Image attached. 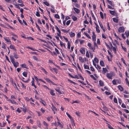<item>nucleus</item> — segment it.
Instances as JSON below:
<instances>
[{"instance_id": "nucleus-44", "label": "nucleus", "mask_w": 129, "mask_h": 129, "mask_svg": "<svg viewBox=\"0 0 129 129\" xmlns=\"http://www.w3.org/2000/svg\"><path fill=\"white\" fill-rule=\"evenodd\" d=\"M4 39L5 40V41L7 42H9L10 44L11 43V41L9 40H8L7 39L5 38L4 37Z\"/></svg>"}, {"instance_id": "nucleus-32", "label": "nucleus", "mask_w": 129, "mask_h": 129, "mask_svg": "<svg viewBox=\"0 0 129 129\" xmlns=\"http://www.w3.org/2000/svg\"><path fill=\"white\" fill-rule=\"evenodd\" d=\"M94 60L95 61V63H98L99 60L96 58H95L94 59Z\"/></svg>"}, {"instance_id": "nucleus-25", "label": "nucleus", "mask_w": 129, "mask_h": 129, "mask_svg": "<svg viewBox=\"0 0 129 129\" xmlns=\"http://www.w3.org/2000/svg\"><path fill=\"white\" fill-rule=\"evenodd\" d=\"M100 14L101 18L102 19H103L104 18V16L103 13L101 12H100Z\"/></svg>"}, {"instance_id": "nucleus-50", "label": "nucleus", "mask_w": 129, "mask_h": 129, "mask_svg": "<svg viewBox=\"0 0 129 129\" xmlns=\"http://www.w3.org/2000/svg\"><path fill=\"white\" fill-rule=\"evenodd\" d=\"M71 22V21L70 20H69L67 21L66 22V24L67 25H69Z\"/></svg>"}, {"instance_id": "nucleus-53", "label": "nucleus", "mask_w": 129, "mask_h": 129, "mask_svg": "<svg viewBox=\"0 0 129 129\" xmlns=\"http://www.w3.org/2000/svg\"><path fill=\"white\" fill-rule=\"evenodd\" d=\"M121 107L123 108H126V107L124 104L123 103L121 105Z\"/></svg>"}, {"instance_id": "nucleus-17", "label": "nucleus", "mask_w": 129, "mask_h": 129, "mask_svg": "<svg viewBox=\"0 0 129 129\" xmlns=\"http://www.w3.org/2000/svg\"><path fill=\"white\" fill-rule=\"evenodd\" d=\"M72 18L74 21H76L77 19V17L74 16H72Z\"/></svg>"}, {"instance_id": "nucleus-64", "label": "nucleus", "mask_w": 129, "mask_h": 129, "mask_svg": "<svg viewBox=\"0 0 129 129\" xmlns=\"http://www.w3.org/2000/svg\"><path fill=\"white\" fill-rule=\"evenodd\" d=\"M97 44L99 45H100V42L99 39H98L97 40Z\"/></svg>"}, {"instance_id": "nucleus-58", "label": "nucleus", "mask_w": 129, "mask_h": 129, "mask_svg": "<svg viewBox=\"0 0 129 129\" xmlns=\"http://www.w3.org/2000/svg\"><path fill=\"white\" fill-rule=\"evenodd\" d=\"M108 7L109 9H114V8L111 7L109 5H108Z\"/></svg>"}, {"instance_id": "nucleus-60", "label": "nucleus", "mask_w": 129, "mask_h": 129, "mask_svg": "<svg viewBox=\"0 0 129 129\" xmlns=\"http://www.w3.org/2000/svg\"><path fill=\"white\" fill-rule=\"evenodd\" d=\"M40 102L42 103L43 104L44 106H45V105L44 104V102L45 103L44 101L43 100H41V101H40Z\"/></svg>"}, {"instance_id": "nucleus-27", "label": "nucleus", "mask_w": 129, "mask_h": 129, "mask_svg": "<svg viewBox=\"0 0 129 129\" xmlns=\"http://www.w3.org/2000/svg\"><path fill=\"white\" fill-rule=\"evenodd\" d=\"M6 125V123L5 122H4L3 123V124H2V123L0 122V126L2 127H3L4 126Z\"/></svg>"}, {"instance_id": "nucleus-48", "label": "nucleus", "mask_w": 129, "mask_h": 129, "mask_svg": "<svg viewBox=\"0 0 129 129\" xmlns=\"http://www.w3.org/2000/svg\"><path fill=\"white\" fill-rule=\"evenodd\" d=\"M33 58L34 59V60H36V61H38V59L35 56H33Z\"/></svg>"}, {"instance_id": "nucleus-33", "label": "nucleus", "mask_w": 129, "mask_h": 129, "mask_svg": "<svg viewBox=\"0 0 129 129\" xmlns=\"http://www.w3.org/2000/svg\"><path fill=\"white\" fill-rule=\"evenodd\" d=\"M116 81L115 80H114L112 81L113 84L114 85L116 84Z\"/></svg>"}, {"instance_id": "nucleus-20", "label": "nucleus", "mask_w": 129, "mask_h": 129, "mask_svg": "<svg viewBox=\"0 0 129 129\" xmlns=\"http://www.w3.org/2000/svg\"><path fill=\"white\" fill-rule=\"evenodd\" d=\"M22 74L25 77H27V73L26 72H24Z\"/></svg>"}, {"instance_id": "nucleus-16", "label": "nucleus", "mask_w": 129, "mask_h": 129, "mask_svg": "<svg viewBox=\"0 0 129 129\" xmlns=\"http://www.w3.org/2000/svg\"><path fill=\"white\" fill-rule=\"evenodd\" d=\"M84 68L85 69H87L88 70L89 69V67L87 65H86L85 64H84Z\"/></svg>"}, {"instance_id": "nucleus-12", "label": "nucleus", "mask_w": 129, "mask_h": 129, "mask_svg": "<svg viewBox=\"0 0 129 129\" xmlns=\"http://www.w3.org/2000/svg\"><path fill=\"white\" fill-rule=\"evenodd\" d=\"M113 20L114 22L116 23H118V20L117 18H113Z\"/></svg>"}, {"instance_id": "nucleus-18", "label": "nucleus", "mask_w": 129, "mask_h": 129, "mask_svg": "<svg viewBox=\"0 0 129 129\" xmlns=\"http://www.w3.org/2000/svg\"><path fill=\"white\" fill-rule=\"evenodd\" d=\"M91 15L92 17L93 18L94 20H96V18H95L93 14L92 11H91Z\"/></svg>"}, {"instance_id": "nucleus-52", "label": "nucleus", "mask_w": 129, "mask_h": 129, "mask_svg": "<svg viewBox=\"0 0 129 129\" xmlns=\"http://www.w3.org/2000/svg\"><path fill=\"white\" fill-rule=\"evenodd\" d=\"M92 39L93 41H95L96 40V36H92Z\"/></svg>"}, {"instance_id": "nucleus-6", "label": "nucleus", "mask_w": 129, "mask_h": 129, "mask_svg": "<svg viewBox=\"0 0 129 129\" xmlns=\"http://www.w3.org/2000/svg\"><path fill=\"white\" fill-rule=\"evenodd\" d=\"M55 90L60 94H61L62 93L61 92L59 87H57L55 89Z\"/></svg>"}, {"instance_id": "nucleus-15", "label": "nucleus", "mask_w": 129, "mask_h": 129, "mask_svg": "<svg viewBox=\"0 0 129 129\" xmlns=\"http://www.w3.org/2000/svg\"><path fill=\"white\" fill-rule=\"evenodd\" d=\"M99 84L101 86H104V84L103 82L101 80H100L99 81Z\"/></svg>"}, {"instance_id": "nucleus-1", "label": "nucleus", "mask_w": 129, "mask_h": 129, "mask_svg": "<svg viewBox=\"0 0 129 129\" xmlns=\"http://www.w3.org/2000/svg\"><path fill=\"white\" fill-rule=\"evenodd\" d=\"M11 62L13 64L15 68H16L18 66L19 63L17 62H15L14 60H13L11 61Z\"/></svg>"}, {"instance_id": "nucleus-49", "label": "nucleus", "mask_w": 129, "mask_h": 129, "mask_svg": "<svg viewBox=\"0 0 129 129\" xmlns=\"http://www.w3.org/2000/svg\"><path fill=\"white\" fill-rule=\"evenodd\" d=\"M33 79V80L31 81V85L32 86H33V85H35L34 83V79L33 78H32Z\"/></svg>"}, {"instance_id": "nucleus-47", "label": "nucleus", "mask_w": 129, "mask_h": 129, "mask_svg": "<svg viewBox=\"0 0 129 129\" xmlns=\"http://www.w3.org/2000/svg\"><path fill=\"white\" fill-rule=\"evenodd\" d=\"M75 6L77 8H79L80 7V6L77 3H75L74 4Z\"/></svg>"}, {"instance_id": "nucleus-59", "label": "nucleus", "mask_w": 129, "mask_h": 129, "mask_svg": "<svg viewBox=\"0 0 129 129\" xmlns=\"http://www.w3.org/2000/svg\"><path fill=\"white\" fill-rule=\"evenodd\" d=\"M90 76L91 78H93L94 80H96V79L95 77H94V76H93V75H90Z\"/></svg>"}, {"instance_id": "nucleus-8", "label": "nucleus", "mask_w": 129, "mask_h": 129, "mask_svg": "<svg viewBox=\"0 0 129 129\" xmlns=\"http://www.w3.org/2000/svg\"><path fill=\"white\" fill-rule=\"evenodd\" d=\"M107 2L108 3L112 6H114V5L113 2H112L111 1H107Z\"/></svg>"}, {"instance_id": "nucleus-36", "label": "nucleus", "mask_w": 129, "mask_h": 129, "mask_svg": "<svg viewBox=\"0 0 129 129\" xmlns=\"http://www.w3.org/2000/svg\"><path fill=\"white\" fill-rule=\"evenodd\" d=\"M10 47L11 49H14V48H15L14 46L11 45H10Z\"/></svg>"}, {"instance_id": "nucleus-56", "label": "nucleus", "mask_w": 129, "mask_h": 129, "mask_svg": "<svg viewBox=\"0 0 129 129\" xmlns=\"http://www.w3.org/2000/svg\"><path fill=\"white\" fill-rule=\"evenodd\" d=\"M77 37L78 38H80L81 37L80 32L78 33L77 35Z\"/></svg>"}, {"instance_id": "nucleus-45", "label": "nucleus", "mask_w": 129, "mask_h": 129, "mask_svg": "<svg viewBox=\"0 0 129 129\" xmlns=\"http://www.w3.org/2000/svg\"><path fill=\"white\" fill-rule=\"evenodd\" d=\"M44 4H45L47 6H48L49 5V3L45 1L44 2Z\"/></svg>"}, {"instance_id": "nucleus-34", "label": "nucleus", "mask_w": 129, "mask_h": 129, "mask_svg": "<svg viewBox=\"0 0 129 129\" xmlns=\"http://www.w3.org/2000/svg\"><path fill=\"white\" fill-rule=\"evenodd\" d=\"M121 60H122V61L123 63L124 64H125L126 65V66H127V65L126 64V63L125 61L124 60V59H123V58H121Z\"/></svg>"}, {"instance_id": "nucleus-61", "label": "nucleus", "mask_w": 129, "mask_h": 129, "mask_svg": "<svg viewBox=\"0 0 129 129\" xmlns=\"http://www.w3.org/2000/svg\"><path fill=\"white\" fill-rule=\"evenodd\" d=\"M121 47H122V49L123 50H124L125 51H126V48L125 47H123V46H122V44H121Z\"/></svg>"}, {"instance_id": "nucleus-29", "label": "nucleus", "mask_w": 129, "mask_h": 129, "mask_svg": "<svg viewBox=\"0 0 129 129\" xmlns=\"http://www.w3.org/2000/svg\"><path fill=\"white\" fill-rule=\"evenodd\" d=\"M36 27L40 31H41V30L40 29L39 26L36 23Z\"/></svg>"}, {"instance_id": "nucleus-2", "label": "nucleus", "mask_w": 129, "mask_h": 129, "mask_svg": "<svg viewBox=\"0 0 129 129\" xmlns=\"http://www.w3.org/2000/svg\"><path fill=\"white\" fill-rule=\"evenodd\" d=\"M124 31V28L123 27H120L118 29V31L119 33L123 32Z\"/></svg>"}, {"instance_id": "nucleus-35", "label": "nucleus", "mask_w": 129, "mask_h": 129, "mask_svg": "<svg viewBox=\"0 0 129 129\" xmlns=\"http://www.w3.org/2000/svg\"><path fill=\"white\" fill-rule=\"evenodd\" d=\"M113 48V50L115 53H116V48L114 47H112Z\"/></svg>"}, {"instance_id": "nucleus-51", "label": "nucleus", "mask_w": 129, "mask_h": 129, "mask_svg": "<svg viewBox=\"0 0 129 129\" xmlns=\"http://www.w3.org/2000/svg\"><path fill=\"white\" fill-rule=\"evenodd\" d=\"M36 15L38 17H40V15L39 14V12H36Z\"/></svg>"}, {"instance_id": "nucleus-63", "label": "nucleus", "mask_w": 129, "mask_h": 129, "mask_svg": "<svg viewBox=\"0 0 129 129\" xmlns=\"http://www.w3.org/2000/svg\"><path fill=\"white\" fill-rule=\"evenodd\" d=\"M118 100L119 103H120V104H121L122 102V101L121 100V99L119 98H118Z\"/></svg>"}, {"instance_id": "nucleus-42", "label": "nucleus", "mask_w": 129, "mask_h": 129, "mask_svg": "<svg viewBox=\"0 0 129 129\" xmlns=\"http://www.w3.org/2000/svg\"><path fill=\"white\" fill-rule=\"evenodd\" d=\"M103 70L104 73H105L107 71V70L106 68H103Z\"/></svg>"}, {"instance_id": "nucleus-46", "label": "nucleus", "mask_w": 129, "mask_h": 129, "mask_svg": "<svg viewBox=\"0 0 129 129\" xmlns=\"http://www.w3.org/2000/svg\"><path fill=\"white\" fill-rule=\"evenodd\" d=\"M86 56L88 58L89 57V55L88 51L86 52Z\"/></svg>"}, {"instance_id": "nucleus-7", "label": "nucleus", "mask_w": 129, "mask_h": 129, "mask_svg": "<svg viewBox=\"0 0 129 129\" xmlns=\"http://www.w3.org/2000/svg\"><path fill=\"white\" fill-rule=\"evenodd\" d=\"M73 9L76 13L78 14L80 12V10L79 9L75 7Z\"/></svg>"}, {"instance_id": "nucleus-23", "label": "nucleus", "mask_w": 129, "mask_h": 129, "mask_svg": "<svg viewBox=\"0 0 129 129\" xmlns=\"http://www.w3.org/2000/svg\"><path fill=\"white\" fill-rule=\"evenodd\" d=\"M84 33L85 34V35H86V36L87 38H88L89 39H90L91 38H90V36H89V35L87 33H86L85 32H84Z\"/></svg>"}, {"instance_id": "nucleus-26", "label": "nucleus", "mask_w": 129, "mask_h": 129, "mask_svg": "<svg viewBox=\"0 0 129 129\" xmlns=\"http://www.w3.org/2000/svg\"><path fill=\"white\" fill-rule=\"evenodd\" d=\"M99 26H97V27H96V30L97 32L98 33H99L100 32V30L99 29Z\"/></svg>"}, {"instance_id": "nucleus-9", "label": "nucleus", "mask_w": 129, "mask_h": 129, "mask_svg": "<svg viewBox=\"0 0 129 129\" xmlns=\"http://www.w3.org/2000/svg\"><path fill=\"white\" fill-rule=\"evenodd\" d=\"M70 36L71 37H73L75 36V34L74 33L71 32L69 33Z\"/></svg>"}, {"instance_id": "nucleus-24", "label": "nucleus", "mask_w": 129, "mask_h": 129, "mask_svg": "<svg viewBox=\"0 0 129 129\" xmlns=\"http://www.w3.org/2000/svg\"><path fill=\"white\" fill-rule=\"evenodd\" d=\"M37 124H38V126L40 127H41V124L40 122V121H38L37 122Z\"/></svg>"}, {"instance_id": "nucleus-13", "label": "nucleus", "mask_w": 129, "mask_h": 129, "mask_svg": "<svg viewBox=\"0 0 129 129\" xmlns=\"http://www.w3.org/2000/svg\"><path fill=\"white\" fill-rule=\"evenodd\" d=\"M110 13L112 15H114L115 14V12L114 11L109 10Z\"/></svg>"}, {"instance_id": "nucleus-38", "label": "nucleus", "mask_w": 129, "mask_h": 129, "mask_svg": "<svg viewBox=\"0 0 129 129\" xmlns=\"http://www.w3.org/2000/svg\"><path fill=\"white\" fill-rule=\"evenodd\" d=\"M60 45L62 47L63 45L65 47L64 43H63V42L61 41H60Z\"/></svg>"}, {"instance_id": "nucleus-30", "label": "nucleus", "mask_w": 129, "mask_h": 129, "mask_svg": "<svg viewBox=\"0 0 129 129\" xmlns=\"http://www.w3.org/2000/svg\"><path fill=\"white\" fill-rule=\"evenodd\" d=\"M125 35L127 37H128L129 36V31H126L125 32Z\"/></svg>"}, {"instance_id": "nucleus-4", "label": "nucleus", "mask_w": 129, "mask_h": 129, "mask_svg": "<svg viewBox=\"0 0 129 129\" xmlns=\"http://www.w3.org/2000/svg\"><path fill=\"white\" fill-rule=\"evenodd\" d=\"M107 76L109 79H112V76L111 73H107Z\"/></svg>"}, {"instance_id": "nucleus-11", "label": "nucleus", "mask_w": 129, "mask_h": 129, "mask_svg": "<svg viewBox=\"0 0 129 129\" xmlns=\"http://www.w3.org/2000/svg\"><path fill=\"white\" fill-rule=\"evenodd\" d=\"M54 91L53 90H51L50 92V94L52 95H55V93H54Z\"/></svg>"}, {"instance_id": "nucleus-28", "label": "nucleus", "mask_w": 129, "mask_h": 129, "mask_svg": "<svg viewBox=\"0 0 129 129\" xmlns=\"http://www.w3.org/2000/svg\"><path fill=\"white\" fill-rule=\"evenodd\" d=\"M71 46V44L68 41V49H70Z\"/></svg>"}, {"instance_id": "nucleus-55", "label": "nucleus", "mask_w": 129, "mask_h": 129, "mask_svg": "<svg viewBox=\"0 0 129 129\" xmlns=\"http://www.w3.org/2000/svg\"><path fill=\"white\" fill-rule=\"evenodd\" d=\"M27 39H29V40H34V39L31 37H28L27 38Z\"/></svg>"}, {"instance_id": "nucleus-10", "label": "nucleus", "mask_w": 129, "mask_h": 129, "mask_svg": "<svg viewBox=\"0 0 129 129\" xmlns=\"http://www.w3.org/2000/svg\"><path fill=\"white\" fill-rule=\"evenodd\" d=\"M118 88L121 91H122L123 90V88L120 85L118 86Z\"/></svg>"}, {"instance_id": "nucleus-43", "label": "nucleus", "mask_w": 129, "mask_h": 129, "mask_svg": "<svg viewBox=\"0 0 129 129\" xmlns=\"http://www.w3.org/2000/svg\"><path fill=\"white\" fill-rule=\"evenodd\" d=\"M17 19L18 20L19 22V23H21V24H22V21H21V20H20L19 19V17H17Z\"/></svg>"}, {"instance_id": "nucleus-21", "label": "nucleus", "mask_w": 129, "mask_h": 129, "mask_svg": "<svg viewBox=\"0 0 129 129\" xmlns=\"http://www.w3.org/2000/svg\"><path fill=\"white\" fill-rule=\"evenodd\" d=\"M100 65L102 66L103 67L104 66V63L103 61H101L100 62Z\"/></svg>"}, {"instance_id": "nucleus-40", "label": "nucleus", "mask_w": 129, "mask_h": 129, "mask_svg": "<svg viewBox=\"0 0 129 129\" xmlns=\"http://www.w3.org/2000/svg\"><path fill=\"white\" fill-rule=\"evenodd\" d=\"M58 31V33H57V35L59 36L60 37H61V36H60L61 31L60 30Z\"/></svg>"}, {"instance_id": "nucleus-19", "label": "nucleus", "mask_w": 129, "mask_h": 129, "mask_svg": "<svg viewBox=\"0 0 129 129\" xmlns=\"http://www.w3.org/2000/svg\"><path fill=\"white\" fill-rule=\"evenodd\" d=\"M21 66L23 68L27 69L26 67V65L25 64H23L21 65Z\"/></svg>"}, {"instance_id": "nucleus-41", "label": "nucleus", "mask_w": 129, "mask_h": 129, "mask_svg": "<svg viewBox=\"0 0 129 129\" xmlns=\"http://www.w3.org/2000/svg\"><path fill=\"white\" fill-rule=\"evenodd\" d=\"M125 81H126V83L129 86V82L127 78H126L125 79Z\"/></svg>"}, {"instance_id": "nucleus-62", "label": "nucleus", "mask_w": 129, "mask_h": 129, "mask_svg": "<svg viewBox=\"0 0 129 129\" xmlns=\"http://www.w3.org/2000/svg\"><path fill=\"white\" fill-rule=\"evenodd\" d=\"M90 48L91 50H92L93 52H94V50L95 49V47H91Z\"/></svg>"}, {"instance_id": "nucleus-39", "label": "nucleus", "mask_w": 129, "mask_h": 129, "mask_svg": "<svg viewBox=\"0 0 129 129\" xmlns=\"http://www.w3.org/2000/svg\"><path fill=\"white\" fill-rule=\"evenodd\" d=\"M55 18L59 19L60 17L59 15L58 14H56L55 15Z\"/></svg>"}, {"instance_id": "nucleus-37", "label": "nucleus", "mask_w": 129, "mask_h": 129, "mask_svg": "<svg viewBox=\"0 0 129 129\" xmlns=\"http://www.w3.org/2000/svg\"><path fill=\"white\" fill-rule=\"evenodd\" d=\"M2 44H3V45L2 46V47L3 48H4V49H6V44H4V43H2Z\"/></svg>"}, {"instance_id": "nucleus-31", "label": "nucleus", "mask_w": 129, "mask_h": 129, "mask_svg": "<svg viewBox=\"0 0 129 129\" xmlns=\"http://www.w3.org/2000/svg\"><path fill=\"white\" fill-rule=\"evenodd\" d=\"M107 124L108 125V126L109 128L110 129H114L112 127L110 124L107 123Z\"/></svg>"}, {"instance_id": "nucleus-22", "label": "nucleus", "mask_w": 129, "mask_h": 129, "mask_svg": "<svg viewBox=\"0 0 129 129\" xmlns=\"http://www.w3.org/2000/svg\"><path fill=\"white\" fill-rule=\"evenodd\" d=\"M66 114L68 116V117L71 119H72L73 120V119L72 117L67 112L66 113Z\"/></svg>"}, {"instance_id": "nucleus-14", "label": "nucleus", "mask_w": 129, "mask_h": 129, "mask_svg": "<svg viewBox=\"0 0 129 129\" xmlns=\"http://www.w3.org/2000/svg\"><path fill=\"white\" fill-rule=\"evenodd\" d=\"M52 110L53 111H57V108L53 106V104H52Z\"/></svg>"}, {"instance_id": "nucleus-57", "label": "nucleus", "mask_w": 129, "mask_h": 129, "mask_svg": "<svg viewBox=\"0 0 129 129\" xmlns=\"http://www.w3.org/2000/svg\"><path fill=\"white\" fill-rule=\"evenodd\" d=\"M79 41L80 44H82L84 42V41L83 40H79Z\"/></svg>"}, {"instance_id": "nucleus-54", "label": "nucleus", "mask_w": 129, "mask_h": 129, "mask_svg": "<svg viewBox=\"0 0 129 129\" xmlns=\"http://www.w3.org/2000/svg\"><path fill=\"white\" fill-rule=\"evenodd\" d=\"M94 47H96L97 48H98V47L96 43L95 42H94Z\"/></svg>"}, {"instance_id": "nucleus-3", "label": "nucleus", "mask_w": 129, "mask_h": 129, "mask_svg": "<svg viewBox=\"0 0 129 129\" xmlns=\"http://www.w3.org/2000/svg\"><path fill=\"white\" fill-rule=\"evenodd\" d=\"M80 51L81 53L82 54H84L85 53V50L84 48H82L80 50Z\"/></svg>"}, {"instance_id": "nucleus-5", "label": "nucleus", "mask_w": 129, "mask_h": 129, "mask_svg": "<svg viewBox=\"0 0 129 129\" xmlns=\"http://www.w3.org/2000/svg\"><path fill=\"white\" fill-rule=\"evenodd\" d=\"M99 24L101 28L103 29L104 31H105V29L102 24L100 22H99Z\"/></svg>"}]
</instances>
